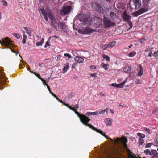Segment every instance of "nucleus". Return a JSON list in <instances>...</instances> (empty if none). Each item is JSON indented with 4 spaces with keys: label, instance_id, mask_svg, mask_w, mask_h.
Instances as JSON below:
<instances>
[{
    "label": "nucleus",
    "instance_id": "55",
    "mask_svg": "<svg viewBox=\"0 0 158 158\" xmlns=\"http://www.w3.org/2000/svg\"><path fill=\"white\" fill-rule=\"evenodd\" d=\"M68 108L70 109V110H72L73 111H75V109L74 108L72 107L71 106H68Z\"/></svg>",
    "mask_w": 158,
    "mask_h": 158
},
{
    "label": "nucleus",
    "instance_id": "41",
    "mask_svg": "<svg viewBox=\"0 0 158 158\" xmlns=\"http://www.w3.org/2000/svg\"><path fill=\"white\" fill-rule=\"evenodd\" d=\"M97 20L98 21V24L99 25H100L102 24V20L100 18H97Z\"/></svg>",
    "mask_w": 158,
    "mask_h": 158
},
{
    "label": "nucleus",
    "instance_id": "3",
    "mask_svg": "<svg viewBox=\"0 0 158 158\" xmlns=\"http://www.w3.org/2000/svg\"><path fill=\"white\" fill-rule=\"evenodd\" d=\"M120 141L122 143L123 147L125 148H127V139L126 136H123L121 138L117 137L116 140H113V141L112 142V143L117 144L119 143Z\"/></svg>",
    "mask_w": 158,
    "mask_h": 158
},
{
    "label": "nucleus",
    "instance_id": "38",
    "mask_svg": "<svg viewBox=\"0 0 158 158\" xmlns=\"http://www.w3.org/2000/svg\"><path fill=\"white\" fill-rule=\"evenodd\" d=\"M103 57L104 59H106L107 61H110V57L108 56L104 55L103 56Z\"/></svg>",
    "mask_w": 158,
    "mask_h": 158
},
{
    "label": "nucleus",
    "instance_id": "20",
    "mask_svg": "<svg viewBox=\"0 0 158 158\" xmlns=\"http://www.w3.org/2000/svg\"><path fill=\"white\" fill-rule=\"evenodd\" d=\"M139 71L138 72V76H141L143 74V70L142 66L141 65H139Z\"/></svg>",
    "mask_w": 158,
    "mask_h": 158
},
{
    "label": "nucleus",
    "instance_id": "28",
    "mask_svg": "<svg viewBox=\"0 0 158 158\" xmlns=\"http://www.w3.org/2000/svg\"><path fill=\"white\" fill-rule=\"evenodd\" d=\"M110 16L112 19H115L116 17V14L113 12L110 13Z\"/></svg>",
    "mask_w": 158,
    "mask_h": 158
},
{
    "label": "nucleus",
    "instance_id": "14",
    "mask_svg": "<svg viewBox=\"0 0 158 158\" xmlns=\"http://www.w3.org/2000/svg\"><path fill=\"white\" fill-rule=\"evenodd\" d=\"M129 6L131 9H136L138 8L132 1H130L129 2Z\"/></svg>",
    "mask_w": 158,
    "mask_h": 158
},
{
    "label": "nucleus",
    "instance_id": "19",
    "mask_svg": "<svg viewBox=\"0 0 158 158\" xmlns=\"http://www.w3.org/2000/svg\"><path fill=\"white\" fill-rule=\"evenodd\" d=\"M148 10L147 7H145V8H142L140 9L139 10V12L140 15L147 12Z\"/></svg>",
    "mask_w": 158,
    "mask_h": 158
},
{
    "label": "nucleus",
    "instance_id": "45",
    "mask_svg": "<svg viewBox=\"0 0 158 158\" xmlns=\"http://www.w3.org/2000/svg\"><path fill=\"white\" fill-rule=\"evenodd\" d=\"M95 131H96L97 133H98L101 135H102L103 133V132L101 130L98 129H96V130Z\"/></svg>",
    "mask_w": 158,
    "mask_h": 158
},
{
    "label": "nucleus",
    "instance_id": "48",
    "mask_svg": "<svg viewBox=\"0 0 158 158\" xmlns=\"http://www.w3.org/2000/svg\"><path fill=\"white\" fill-rule=\"evenodd\" d=\"M40 80H41V81H42V83L44 85H48L47 84H46L45 81L44 80L43 78L41 79Z\"/></svg>",
    "mask_w": 158,
    "mask_h": 158
},
{
    "label": "nucleus",
    "instance_id": "57",
    "mask_svg": "<svg viewBox=\"0 0 158 158\" xmlns=\"http://www.w3.org/2000/svg\"><path fill=\"white\" fill-rule=\"evenodd\" d=\"M91 112H86L85 114L86 115L88 116H89L90 115H91Z\"/></svg>",
    "mask_w": 158,
    "mask_h": 158
},
{
    "label": "nucleus",
    "instance_id": "47",
    "mask_svg": "<svg viewBox=\"0 0 158 158\" xmlns=\"http://www.w3.org/2000/svg\"><path fill=\"white\" fill-rule=\"evenodd\" d=\"M77 63H75L73 64L72 65L71 67V68L74 69L76 66L77 65Z\"/></svg>",
    "mask_w": 158,
    "mask_h": 158
},
{
    "label": "nucleus",
    "instance_id": "32",
    "mask_svg": "<svg viewBox=\"0 0 158 158\" xmlns=\"http://www.w3.org/2000/svg\"><path fill=\"white\" fill-rule=\"evenodd\" d=\"M144 152L146 155H151V152L149 149H146L144 150Z\"/></svg>",
    "mask_w": 158,
    "mask_h": 158
},
{
    "label": "nucleus",
    "instance_id": "15",
    "mask_svg": "<svg viewBox=\"0 0 158 158\" xmlns=\"http://www.w3.org/2000/svg\"><path fill=\"white\" fill-rule=\"evenodd\" d=\"M151 153V155H153V157L154 158H156L158 155L157 152L156 150H152Z\"/></svg>",
    "mask_w": 158,
    "mask_h": 158
},
{
    "label": "nucleus",
    "instance_id": "39",
    "mask_svg": "<svg viewBox=\"0 0 158 158\" xmlns=\"http://www.w3.org/2000/svg\"><path fill=\"white\" fill-rule=\"evenodd\" d=\"M102 67L105 69L107 70L108 69L107 66L108 65V64H105L104 63H102Z\"/></svg>",
    "mask_w": 158,
    "mask_h": 158
},
{
    "label": "nucleus",
    "instance_id": "16",
    "mask_svg": "<svg viewBox=\"0 0 158 158\" xmlns=\"http://www.w3.org/2000/svg\"><path fill=\"white\" fill-rule=\"evenodd\" d=\"M127 80L123 81L122 83L119 84H116L115 87L117 88H122L124 85L125 83L127 82Z\"/></svg>",
    "mask_w": 158,
    "mask_h": 158
},
{
    "label": "nucleus",
    "instance_id": "10",
    "mask_svg": "<svg viewBox=\"0 0 158 158\" xmlns=\"http://www.w3.org/2000/svg\"><path fill=\"white\" fill-rule=\"evenodd\" d=\"M70 6H64L62 9V13L64 15H66L70 11Z\"/></svg>",
    "mask_w": 158,
    "mask_h": 158
},
{
    "label": "nucleus",
    "instance_id": "59",
    "mask_svg": "<svg viewBox=\"0 0 158 158\" xmlns=\"http://www.w3.org/2000/svg\"><path fill=\"white\" fill-rule=\"evenodd\" d=\"M61 57V56L60 55H58L57 56V60L60 59Z\"/></svg>",
    "mask_w": 158,
    "mask_h": 158
},
{
    "label": "nucleus",
    "instance_id": "44",
    "mask_svg": "<svg viewBox=\"0 0 158 158\" xmlns=\"http://www.w3.org/2000/svg\"><path fill=\"white\" fill-rule=\"evenodd\" d=\"M34 74H35L39 79L41 80V79H42V78L41 77L40 74H39L36 73H34Z\"/></svg>",
    "mask_w": 158,
    "mask_h": 158
},
{
    "label": "nucleus",
    "instance_id": "6",
    "mask_svg": "<svg viewBox=\"0 0 158 158\" xmlns=\"http://www.w3.org/2000/svg\"><path fill=\"white\" fill-rule=\"evenodd\" d=\"M92 7L94 10L98 12L103 13L104 11L103 8H101L100 5L97 3L93 2L92 4Z\"/></svg>",
    "mask_w": 158,
    "mask_h": 158
},
{
    "label": "nucleus",
    "instance_id": "17",
    "mask_svg": "<svg viewBox=\"0 0 158 158\" xmlns=\"http://www.w3.org/2000/svg\"><path fill=\"white\" fill-rule=\"evenodd\" d=\"M134 3L138 8H139L141 5V2L140 0H133L132 1Z\"/></svg>",
    "mask_w": 158,
    "mask_h": 158
},
{
    "label": "nucleus",
    "instance_id": "49",
    "mask_svg": "<svg viewBox=\"0 0 158 158\" xmlns=\"http://www.w3.org/2000/svg\"><path fill=\"white\" fill-rule=\"evenodd\" d=\"M153 56H158V51L155 52L154 53Z\"/></svg>",
    "mask_w": 158,
    "mask_h": 158
},
{
    "label": "nucleus",
    "instance_id": "12",
    "mask_svg": "<svg viewBox=\"0 0 158 158\" xmlns=\"http://www.w3.org/2000/svg\"><path fill=\"white\" fill-rule=\"evenodd\" d=\"M5 77L2 73V71L0 70V85H3L5 83Z\"/></svg>",
    "mask_w": 158,
    "mask_h": 158
},
{
    "label": "nucleus",
    "instance_id": "46",
    "mask_svg": "<svg viewBox=\"0 0 158 158\" xmlns=\"http://www.w3.org/2000/svg\"><path fill=\"white\" fill-rule=\"evenodd\" d=\"M145 40V38H142V39H140L139 40V42L141 43H143V42Z\"/></svg>",
    "mask_w": 158,
    "mask_h": 158
},
{
    "label": "nucleus",
    "instance_id": "52",
    "mask_svg": "<svg viewBox=\"0 0 158 158\" xmlns=\"http://www.w3.org/2000/svg\"><path fill=\"white\" fill-rule=\"evenodd\" d=\"M50 46V44L48 42V41H47L45 44V45L44 46V47L46 48L48 46Z\"/></svg>",
    "mask_w": 158,
    "mask_h": 158
},
{
    "label": "nucleus",
    "instance_id": "40",
    "mask_svg": "<svg viewBox=\"0 0 158 158\" xmlns=\"http://www.w3.org/2000/svg\"><path fill=\"white\" fill-rule=\"evenodd\" d=\"M109 47L108 44H105L102 47V49L103 50H105L106 49V48Z\"/></svg>",
    "mask_w": 158,
    "mask_h": 158
},
{
    "label": "nucleus",
    "instance_id": "30",
    "mask_svg": "<svg viewBox=\"0 0 158 158\" xmlns=\"http://www.w3.org/2000/svg\"><path fill=\"white\" fill-rule=\"evenodd\" d=\"M136 54V52H135V51H132L129 54V57H133L135 56Z\"/></svg>",
    "mask_w": 158,
    "mask_h": 158
},
{
    "label": "nucleus",
    "instance_id": "34",
    "mask_svg": "<svg viewBox=\"0 0 158 158\" xmlns=\"http://www.w3.org/2000/svg\"><path fill=\"white\" fill-rule=\"evenodd\" d=\"M13 36H15L17 39H19L20 37V35L19 34L17 33H14L13 34Z\"/></svg>",
    "mask_w": 158,
    "mask_h": 158
},
{
    "label": "nucleus",
    "instance_id": "35",
    "mask_svg": "<svg viewBox=\"0 0 158 158\" xmlns=\"http://www.w3.org/2000/svg\"><path fill=\"white\" fill-rule=\"evenodd\" d=\"M144 143V140L141 139H140L139 140V145H142Z\"/></svg>",
    "mask_w": 158,
    "mask_h": 158
},
{
    "label": "nucleus",
    "instance_id": "31",
    "mask_svg": "<svg viewBox=\"0 0 158 158\" xmlns=\"http://www.w3.org/2000/svg\"><path fill=\"white\" fill-rule=\"evenodd\" d=\"M69 66L68 64H67L66 66H65L63 68V70L64 73L66 72L69 69Z\"/></svg>",
    "mask_w": 158,
    "mask_h": 158
},
{
    "label": "nucleus",
    "instance_id": "18",
    "mask_svg": "<svg viewBox=\"0 0 158 158\" xmlns=\"http://www.w3.org/2000/svg\"><path fill=\"white\" fill-rule=\"evenodd\" d=\"M143 6L144 7H148L149 5L150 0H143Z\"/></svg>",
    "mask_w": 158,
    "mask_h": 158
},
{
    "label": "nucleus",
    "instance_id": "33",
    "mask_svg": "<svg viewBox=\"0 0 158 158\" xmlns=\"http://www.w3.org/2000/svg\"><path fill=\"white\" fill-rule=\"evenodd\" d=\"M102 135L104 136L105 138L108 139H110V141L112 142L113 141V139H112L109 138L107 135H105V133H103L102 134Z\"/></svg>",
    "mask_w": 158,
    "mask_h": 158
},
{
    "label": "nucleus",
    "instance_id": "37",
    "mask_svg": "<svg viewBox=\"0 0 158 158\" xmlns=\"http://www.w3.org/2000/svg\"><path fill=\"white\" fill-rule=\"evenodd\" d=\"M64 56L68 57V58L72 59L73 57L72 56L68 53H65L64 54Z\"/></svg>",
    "mask_w": 158,
    "mask_h": 158
},
{
    "label": "nucleus",
    "instance_id": "5",
    "mask_svg": "<svg viewBox=\"0 0 158 158\" xmlns=\"http://www.w3.org/2000/svg\"><path fill=\"white\" fill-rule=\"evenodd\" d=\"M103 20L104 25L105 27H109L110 26L116 25L115 23L111 21L110 19L105 17H104Z\"/></svg>",
    "mask_w": 158,
    "mask_h": 158
},
{
    "label": "nucleus",
    "instance_id": "63",
    "mask_svg": "<svg viewBox=\"0 0 158 158\" xmlns=\"http://www.w3.org/2000/svg\"><path fill=\"white\" fill-rule=\"evenodd\" d=\"M152 52H150L148 54V56L151 57L152 56Z\"/></svg>",
    "mask_w": 158,
    "mask_h": 158
},
{
    "label": "nucleus",
    "instance_id": "54",
    "mask_svg": "<svg viewBox=\"0 0 158 158\" xmlns=\"http://www.w3.org/2000/svg\"><path fill=\"white\" fill-rule=\"evenodd\" d=\"M135 82V84H136L141 83L140 82V80L138 79H136Z\"/></svg>",
    "mask_w": 158,
    "mask_h": 158
},
{
    "label": "nucleus",
    "instance_id": "23",
    "mask_svg": "<svg viewBox=\"0 0 158 158\" xmlns=\"http://www.w3.org/2000/svg\"><path fill=\"white\" fill-rule=\"evenodd\" d=\"M105 123L106 125L107 126H110L112 124V123L109 118H107L105 120Z\"/></svg>",
    "mask_w": 158,
    "mask_h": 158
},
{
    "label": "nucleus",
    "instance_id": "43",
    "mask_svg": "<svg viewBox=\"0 0 158 158\" xmlns=\"http://www.w3.org/2000/svg\"><path fill=\"white\" fill-rule=\"evenodd\" d=\"M2 2L3 5L4 6H7V3L6 1L5 0H2Z\"/></svg>",
    "mask_w": 158,
    "mask_h": 158
},
{
    "label": "nucleus",
    "instance_id": "64",
    "mask_svg": "<svg viewBox=\"0 0 158 158\" xmlns=\"http://www.w3.org/2000/svg\"><path fill=\"white\" fill-rule=\"evenodd\" d=\"M73 106L76 109H77L78 108V106L77 104H75V105Z\"/></svg>",
    "mask_w": 158,
    "mask_h": 158
},
{
    "label": "nucleus",
    "instance_id": "60",
    "mask_svg": "<svg viewBox=\"0 0 158 158\" xmlns=\"http://www.w3.org/2000/svg\"><path fill=\"white\" fill-rule=\"evenodd\" d=\"M105 112V111H104V110H102L101 111H100V112H99V114H104V113Z\"/></svg>",
    "mask_w": 158,
    "mask_h": 158
},
{
    "label": "nucleus",
    "instance_id": "21",
    "mask_svg": "<svg viewBox=\"0 0 158 158\" xmlns=\"http://www.w3.org/2000/svg\"><path fill=\"white\" fill-rule=\"evenodd\" d=\"M124 71L127 73H130L131 68L129 66L126 67L123 69Z\"/></svg>",
    "mask_w": 158,
    "mask_h": 158
},
{
    "label": "nucleus",
    "instance_id": "61",
    "mask_svg": "<svg viewBox=\"0 0 158 158\" xmlns=\"http://www.w3.org/2000/svg\"><path fill=\"white\" fill-rule=\"evenodd\" d=\"M53 96L54 98H55L56 99L58 98L57 96L53 93L52 94H51Z\"/></svg>",
    "mask_w": 158,
    "mask_h": 158
},
{
    "label": "nucleus",
    "instance_id": "9",
    "mask_svg": "<svg viewBox=\"0 0 158 158\" xmlns=\"http://www.w3.org/2000/svg\"><path fill=\"white\" fill-rule=\"evenodd\" d=\"M82 31L84 34H89L94 32H95V29H93L89 27H86L82 30Z\"/></svg>",
    "mask_w": 158,
    "mask_h": 158
},
{
    "label": "nucleus",
    "instance_id": "53",
    "mask_svg": "<svg viewBox=\"0 0 158 158\" xmlns=\"http://www.w3.org/2000/svg\"><path fill=\"white\" fill-rule=\"evenodd\" d=\"M91 76L93 77H94V78H95L97 77V76L96 75V74L94 73H92L91 74Z\"/></svg>",
    "mask_w": 158,
    "mask_h": 158
},
{
    "label": "nucleus",
    "instance_id": "2",
    "mask_svg": "<svg viewBox=\"0 0 158 158\" xmlns=\"http://www.w3.org/2000/svg\"><path fill=\"white\" fill-rule=\"evenodd\" d=\"M122 18L124 22H127L129 25V29H131L133 27L132 23L131 20V17L127 13L126 10L123 13Z\"/></svg>",
    "mask_w": 158,
    "mask_h": 158
},
{
    "label": "nucleus",
    "instance_id": "1",
    "mask_svg": "<svg viewBox=\"0 0 158 158\" xmlns=\"http://www.w3.org/2000/svg\"><path fill=\"white\" fill-rule=\"evenodd\" d=\"M41 13L43 15L44 19L45 20L48 21V16L49 18L50 19L51 25L56 30H57L58 29V25L60 21L58 19H56L53 16L52 11L51 10H49L48 12H46L45 11L44 9H41L40 10Z\"/></svg>",
    "mask_w": 158,
    "mask_h": 158
},
{
    "label": "nucleus",
    "instance_id": "50",
    "mask_svg": "<svg viewBox=\"0 0 158 158\" xmlns=\"http://www.w3.org/2000/svg\"><path fill=\"white\" fill-rule=\"evenodd\" d=\"M155 141L158 143V133L156 134V136L155 139Z\"/></svg>",
    "mask_w": 158,
    "mask_h": 158
},
{
    "label": "nucleus",
    "instance_id": "25",
    "mask_svg": "<svg viewBox=\"0 0 158 158\" xmlns=\"http://www.w3.org/2000/svg\"><path fill=\"white\" fill-rule=\"evenodd\" d=\"M23 28L25 30L26 33H27L29 36H31V30L29 29V28L26 27H24Z\"/></svg>",
    "mask_w": 158,
    "mask_h": 158
},
{
    "label": "nucleus",
    "instance_id": "13",
    "mask_svg": "<svg viewBox=\"0 0 158 158\" xmlns=\"http://www.w3.org/2000/svg\"><path fill=\"white\" fill-rule=\"evenodd\" d=\"M74 60L75 61L79 63H82L84 61V59L83 58L77 56H76L74 58Z\"/></svg>",
    "mask_w": 158,
    "mask_h": 158
},
{
    "label": "nucleus",
    "instance_id": "26",
    "mask_svg": "<svg viewBox=\"0 0 158 158\" xmlns=\"http://www.w3.org/2000/svg\"><path fill=\"white\" fill-rule=\"evenodd\" d=\"M23 40L22 41V42L23 44H24L26 43V40L27 39V36L25 34H23Z\"/></svg>",
    "mask_w": 158,
    "mask_h": 158
},
{
    "label": "nucleus",
    "instance_id": "7",
    "mask_svg": "<svg viewBox=\"0 0 158 158\" xmlns=\"http://www.w3.org/2000/svg\"><path fill=\"white\" fill-rule=\"evenodd\" d=\"M85 117L86 118L82 122V124L85 125L89 126L90 128L95 131L97 128L94 127L91 124L88 123L90 120V119L87 117Z\"/></svg>",
    "mask_w": 158,
    "mask_h": 158
},
{
    "label": "nucleus",
    "instance_id": "11",
    "mask_svg": "<svg viewBox=\"0 0 158 158\" xmlns=\"http://www.w3.org/2000/svg\"><path fill=\"white\" fill-rule=\"evenodd\" d=\"M75 113L77 115V116L79 118L80 121L82 122L87 116L85 115L82 114H80L77 111H76L75 109V111H74Z\"/></svg>",
    "mask_w": 158,
    "mask_h": 158
},
{
    "label": "nucleus",
    "instance_id": "8",
    "mask_svg": "<svg viewBox=\"0 0 158 158\" xmlns=\"http://www.w3.org/2000/svg\"><path fill=\"white\" fill-rule=\"evenodd\" d=\"M79 20L82 22L84 23H88V19L85 15L80 14L79 16Z\"/></svg>",
    "mask_w": 158,
    "mask_h": 158
},
{
    "label": "nucleus",
    "instance_id": "29",
    "mask_svg": "<svg viewBox=\"0 0 158 158\" xmlns=\"http://www.w3.org/2000/svg\"><path fill=\"white\" fill-rule=\"evenodd\" d=\"M137 135L140 138V139L144 138L145 137V134L141 133H137Z\"/></svg>",
    "mask_w": 158,
    "mask_h": 158
},
{
    "label": "nucleus",
    "instance_id": "4",
    "mask_svg": "<svg viewBox=\"0 0 158 158\" xmlns=\"http://www.w3.org/2000/svg\"><path fill=\"white\" fill-rule=\"evenodd\" d=\"M3 43L5 44V47L6 48H8L11 50L12 52L14 53H15L16 55H17L19 54L18 52H16L15 50L13 49L10 47V45L11 44V41L10 40L8 37H7L3 40Z\"/></svg>",
    "mask_w": 158,
    "mask_h": 158
},
{
    "label": "nucleus",
    "instance_id": "56",
    "mask_svg": "<svg viewBox=\"0 0 158 158\" xmlns=\"http://www.w3.org/2000/svg\"><path fill=\"white\" fill-rule=\"evenodd\" d=\"M145 130L147 133H148V134H149L150 133V130L149 129L145 128Z\"/></svg>",
    "mask_w": 158,
    "mask_h": 158
},
{
    "label": "nucleus",
    "instance_id": "58",
    "mask_svg": "<svg viewBox=\"0 0 158 158\" xmlns=\"http://www.w3.org/2000/svg\"><path fill=\"white\" fill-rule=\"evenodd\" d=\"M59 102L63 104L64 102L61 100L60 99L58 98L56 99Z\"/></svg>",
    "mask_w": 158,
    "mask_h": 158
},
{
    "label": "nucleus",
    "instance_id": "27",
    "mask_svg": "<svg viewBox=\"0 0 158 158\" xmlns=\"http://www.w3.org/2000/svg\"><path fill=\"white\" fill-rule=\"evenodd\" d=\"M64 23L62 22H60L58 25V27H60L61 29H63L64 27Z\"/></svg>",
    "mask_w": 158,
    "mask_h": 158
},
{
    "label": "nucleus",
    "instance_id": "42",
    "mask_svg": "<svg viewBox=\"0 0 158 158\" xmlns=\"http://www.w3.org/2000/svg\"><path fill=\"white\" fill-rule=\"evenodd\" d=\"M153 145V143H147L145 146V148H147L150 147L151 146Z\"/></svg>",
    "mask_w": 158,
    "mask_h": 158
},
{
    "label": "nucleus",
    "instance_id": "36",
    "mask_svg": "<svg viewBox=\"0 0 158 158\" xmlns=\"http://www.w3.org/2000/svg\"><path fill=\"white\" fill-rule=\"evenodd\" d=\"M132 14L133 15V16L135 17H137L140 15L138 11L133 13Z\"/></svg>",
    "mask_w": 158,
    "mask_h": 158
},
{
    "label": "nucleus",
    "instance_id": "51",
    "mask_svg": "<svg viewBox=\"0 0 158 158\" xmlns=\"http://www.w3.org/2000/svg\"><path fill=\"white\" fill-rule=\"evenodd\" d=\"M90 68L92 69H96V66L94 65H91L90 66Z\"/></svg>",
    "mask_w": 158,
    "mask_h": 158
},
{
    "label": "nucleus",
    "instance_id": "22",
    "mask_svg": "<svg viewBox=\"0 0 158 158\" xmlns=\"http://www.w3.org/2000/svg\"><path fill=\"white\" fill-rule=\"evenodd\" d=\"M116 44V42L115 41H113L112 42H110L108 44L109 47H112L115 46Z\"/></svg>",
    "mask_w": 158,
    "mask_h": 158
},
{
    "label": "nucleus",
    "instance_id": "24",
    "mask_svg": "<svg viewBox=\"0 0 158 158\" xmlns=\"http://www.w3.org/2000/svg\"><path fill=\"white\" fill-rule=\"evenodd\" d=\"M44 39L42 38L41 41L37 42L36 43V46H41L44 42Z\"/></svg>",
    "mask_w": 158,
    "mask_h": 158
},
{
    "label": "nucleus",
    "instance_id": "62",
    "mask_svg": "<svg viewBox=\"0 0 158 158\" xmlns=\"http://www.w3.org/2000/svg\"><path fill=\"white\" fill-rule=\"evenodd\" d=\"M94 114H95V115H98L99 114V111H97L95 112H94Z\"/></svg>",
    "mask_w": 158,
    "mask_h": 158
}]
</instances>
